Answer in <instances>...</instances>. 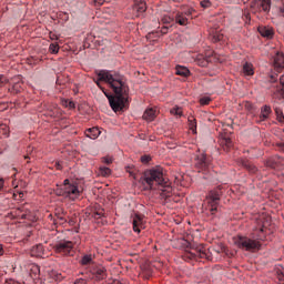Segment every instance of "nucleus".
<instances>
[{
	"label": "nucleus",
	"instance_id": "1",
	"mask_svg": "<svg viewBox=\"0 0 284 284\" xmlns=\"http://www.w3.org/2000/svg\"><path fill=\"white\" fill-rule=\"evenodd\" d=\"M98 77L99 79L93 81L102 90L106 99H109L113 112H121L125 108L130 94V87L125 82V77L105 70H101Z\"/></svg>",
	"mask_w": 284,
	"mask_h": 284
},
{
	"label": "nucleus",
	"instance_id": "2",
	"mask_svg": "<svg viewBox=\"0 0 284 284\" xmlns=\"http://www.w3.org/2000/svg\"><path fill=\"white\" fill-rule=\"evenodd\" d=\"M142 183L146 185V190H163V187L170 190V182L163 175V168L161 166L146 170L143 173Z\"/></svg>",
	"mask_w": 284,
	"mask_h": 284
},
{
	"label": "nucleus",
	"instance_id": "3",
	"mask_svg": "<svg viewBox=\"0 0 284 284\" xmlns=\"http://www.w3.org/2000/svg\"><path fill=\"white\" fill-rule=\"evenodd\" d=\"M261 241H265V231L263 227L256 229L251 237L247 236H239L235 244L240 250H245V252H258L261 250Z\"/></svg>",
	"mask_w": 284,
	"mask_h": 284
},
{
	"label": "nucleus",
	"instance_id": "4",
	"mask_svg": "<svg viewBox=\"0 0 284 284\" xmlns=\"http://www.w3.org/2000/svg\"><path fill=\"white\" fill-rule=\"evenodd\" d=\"M54 194L57 196L70 199V201H77V199L81 196V191H79V186L77 184L70 183V180L67 179L62 185H57Z\"/></svg>",
	"mask_w": 284,
	"mask_h": 284
},
{
	"label": "nucleus",
	"instance_id": "5",
	"mask_svg": "<svg viewBox=\"0 0 284 284\" xmlns=\"http://www.w3.org/2000/svg\"><path fill=\"white\" fill-rule=\"evenodd\" d=\"M221 196H223V189H221V186L211 190L206 195L207 205L212 215L219 212V203L221 201Z\"/></svg>",
	"mask_w": 284,
	"mask_h": 284
},
{
	"label": "nucleus",
	"instance_id": "6",
	"mask_svg": "<svg viewBox=\"0 0 284 284\" xmlns=\"http://www.w3.org/2000/svg\"><path fill=\"white\" fill-rule=\"evenodd\" d=\"M53 250L60 256H72L74 254V242L62 240L54 244Z\"/></svg>",
	"mask_w": 284,
	"mask_h": 284
},
{
	"label": "nucleus",
	"instance_id": "7",
	"mask_svg": "<svg viewBox=\"0 0 284 284\" xmlns=\"http://www.w3.org/2000/svg\"><path fill=\"white\" fill-rule=\"evenodd\" d=\"M184 256L191 261L194 258H206V261H212L210 250L204 247L203 244H200L195 248H192V251L186 252Z\"/></svg>",
	"mask_w": 284,
	"mask_h": 284
},
{
	"label": "nucleus",
	"instance_id": "8",
	"mask_svg": "<svg viewBox=\"0 0 284 284\" xmlns=\"http://www.w3.org/2000/svg\"><path fill=\"white\" fill-rule=\"evenodd\" d=\"M271 8V0H252L250 2V11L253 14H256L257 12H270Z\"/></svg>",
	"mask_w": 284,
	"mask_h": 284
},
{
	"label": "nucleus",
	"instance_id": "9",
	"mask_svg": "<svg viewBox=\"0 0 284 284\" xmlns=\"http://www.w3.org/2000/svg\"><path fill=\"white\" fill-rule=\"evenodd\" d=\"M195 168L199 172H207L212 168V158L205 153H200L195 158Z\"/></svg>",
	"mask_w": 284,
	"mask_h": 284
},
{
	"label": "nucleus",
	"instance_id": "10",
	"mask_svg": "<svg viewBox=\"0 0 284 284\" xmlns=\"http://www.w3.org/2000/svg\"><path fill=\"white\" fill-rule=\"evenodd\" d=\"M131 219H132L133 232H136V234H141V231L145 230V215L141 213H133L131 215Z\"/></svg>",
	"mask_w": 284,
	"mask_h": 284
},
{
	"label": "nucleus",
	"instance_id": "11",
	"mask_svg": "<svg viewBox=\"0 0 284 284\" xmlns=\"http://www.w3.org/2000/svg\"><path fill=\"white\" fill-rule=\"evenodd\" d=\"M91 274L95 281H104V278H108V270H105L104 266H95L92 271Z\"/></svg>",
	"mask_w": 284,
	"mask_h": 284
},
{
	"label": "nucleus",
	"instance_id": "12",
	"mask_svg": "<svg viewBox=\"0 0 284 284\" xmlns=\"http://www.w3.org/2000/svg\"><path fill=\"white\" fill-rule=\"evenodd\" d=\"M133 16L134 17H141L145 10H148V6L143 0H136L133 6Z\"/></svg>",
	"mask_w": 284,
	"mask_h": 284
},
{
	"label": "nucleus",
	"instance_id": "13",
	"mask_svg": "<svg viewBox=\"0 0 284 284\" xmlns=\"http://www.w3.org/2000/svg\"><path fill=\"white\" fill-rule=\"evenodd\" d=\"M274 70L275 72H283L284 70V53L277 52L274 57Z\"/></svg>",
	"mask_w": 284,
	"mask_h": 284
},
{
	"label": "nucleus",
	"instance_id": "14",
	"mask_svg": "<svg viewBox=\"0 0 284 284\" xmlns=\"http://www.w3.org/2000/svg\"><path fill=\"white\" fill-rule=\"evenodd\" d=\"M270 114H272V108L270 105L262 106L261 113L256 119L257 123H262V121H267V119H270Z\"/></svg>",
	"mask_w": 284,
	"mask_h": 284
},
{
	"label": "nucleus",
	"instance_id": "15",
	"mask_svg": "<svg viewBox=\"0 0 284 284\" xmlns=\"http://www.w3.org/2000/svg\"><path fill=\"white\" fill-rule=\"evenodd\" d=\"M174 21L175 23H178V26H189L190 23V19L186 18L185 13H183L182 11H178L175 13V17H174Z\"/></svg>",
	"mask_w": 284,
	"mask_h": 284
},
{
	"label": "nucleus",
	"instance_id": "16",
	"mask_svg": "<svg viewBox=\"0 0 284 284\" xmlns=\"http://www.w3.org/2000/svg\"><path fill=\"white\" fill-rule=\"evenodd\" d=\"M257 30L261 37L265 39H272V37H274V29L272 27L260 26Z\"/></svg>",
	"mask_w": 284,
	"mask_h": 284
},
{
	"label": "nucleus",
	"instance_id": "17",
	"mask_svg": "<svg viewBox=\"0 0 284 284\" xmlns=\"http://www.w3.org/2000/svg\"><path fill=\"white\" fill-rule=\"evenodd\" d=\"M31 256H36L37 258L45 256V250L43 248V244H37L30 251Z\"/></svg>",
	"mask_w": 284,
	"mask_h": 284
},
{
	"label": "nucleus",
	"instance_id": "18",
	"mask_svg": "<svg viewBox=\"0 0 284 284\" xmlns=\"http://www.w3.org/2000/svg\"><path fill=\"white\" fill-rule=\"evenodd\" d=\"M220 145L224 150V152H230L232 148H234V143L232 142V139L226 136L220 140Z\"/></svg>",
	"mask_w": 284,
	"mask_h": 284
},
{
	"label": "nucleus",
	"instance_id": "19",
	"mask_svg": "<svg viewBox=\"0 0 284 284\" xmlns=\"http://www.w3.org/2000/svg\"><path fill=\"white\" fill-rule=\"evenodd\" d=\"M210 61H212V58H210V54L204 57L203 54H199L195 58V62L197 63V65H200L201 68H206V65L210 63Z\"/></svg>",
	"mask_w": 284,
	"mask_h": 284
},
{
	"label": "nucleus",
	"instance_id": "20",
	"mask_svg": "<svg viewBox=\"0 0 284 284\" xmlns=\"http://www.w3.org/2000/svg\"><path fill=\"white\" fill-rule=\"evenodd\" d=\"M85 136H88V139H92L93 141L99 139V136H101V131L99 130V128H91L88 129L84 132Z\"/></svg>",
	"mask_w": 284,
	"mask_h": 284
},
{
	"label": "nucleus",
	"instance_id": "21",
	"mask_svg": "<svg viewBox=\"0 0 284 284\" xmlns=\"http://www.w3.org/2000/svg\"><path fill=\"white\" fill-rule=\"evenodd\" d=\"M16 216L18 219L30 221V211L22 206L16 211Z\"/></svg>",
	"mask_w": 284,
	"mask_h": 284
},
{
	"label": "nucleus",
	"instance_id": "22",
	"mask_svg": "<svg viewBox=\"0 0 284 284\" xmlns=\"http://www.w3.org/2000/svg\"><path fill=\"white\" fill-rule=\"evenodd\" d=\"M144 121L152 122L156 119V110L154 109H146L143 113Z\"/></svg>",
	"mask_w": 284,
	"mask_h": 284
},
{
	"label": "nucleus",
	"instance_id": "23",
	"mask_svg": "<svg viewBox=\"0 0 284 284\" xmlns=\"http://www.w3.org/2000/svg\"><path fill=\"white\" fill-rule=\"evenodd\" d=\"M242 165L245 168V170H247V172H250V174H257L258 172V168H256V165L250 161H243Z\"/></svg>",
	"mask_w": 284,
	"mask_h": 284
},
{
	"label": "nucleus",
	"instance_id": "24",
	"mask_svg": "<svg viewBox=\"0 0 284 284\" xmlns=\"http://www.w3.org/2000/svg\"><path fill=\"white\" fill-rule=\"evenodd\" d=\"M57 219L53 220V225H65L68 223V219H65V213H55Z\"/></svg>",
	"mask_w": 284,
	"mask_h": 284
},
{
	"label": "nucleus",
	"instance_id": "25",
	"mask_svg": "<svg viewBox=\"0 0 284 284\" xmlns=\"http://www.w3.org/2000/svg\"><path fill=\"white\" fill-rule=\"evenodd\" d=\"M243 72L245 77H254V65L250 62H245L243 65Z\"/></svg>",
	"mask_w": 284,
	"mask_h": 284
},
{
	"label": "nucleus",
	"instance_id": "26",
	"mask_svg": "<svg viewBox=\"0 0 284 284\" xmlns=\"http://www.w3.org/2000/svg\"><path fill=\"white\" fill-rule=\"evenodd\" d=\"M21 90H23L22 82H13L12 88H9V92H11V94H19V92H21Z\"/></svg>",
	"mask_w": 284,
	"mask_h": 284
},
{
	"label": "nucleus",
	"instance_id": "27",
	"mask_svg": "<svg viewBox=\"0 0 284 284\" xmlns=\"http://www.w3.org/2000/svg\"><path fill=\"white\" fill-rule=\"evenodd\" d=\"M80 263L81 265H92V263H94V255L92 254L83 255Z\"/></svg>",
	"mask_w": 284,
	"mask_h": 284
},
{
	"label": "nucleus",
	"instance_id": "28",
	"mask_svg": "<svg viewBox=\"0 0 284 284\" xmlns=\"http://www.w3.org/2000/svg\"><path fill=\"white\" fill-rule=\"evenodd\" d=\"M176 74H179V77H189L190 69L185 67H176Z\"/></svg>",
	"mask_w": 284,
	"mask_h": 284
},
{
	"label": "nucleus",
	"instance_id": "29",
	"mask_svg": "<svg viewBox=\"0 0 284 284\" xmlns=\"http://www.w3.org/2000/svg\"><path fill=\"white\" fill-rule=\"evenodd\" d=\"M99 172L101 176H110L112 174V170L108 166H100Z\"/></svg>",
	"mask_w": 284,
	"mask_h": 284
},
{
	"label": "nucleus",
	"instance_id": "30",
	"mask_svg": "<svg viewBox=\"0 0 284 284\" xmlns=\"http://www.w3.org/2000/svg\"><path fill=\"white\" fill-rule=\"evenodd\" d=\"M39 274H41V270L39 267V265H32L31 266V276H33L34 278H39Z\"/></svg>",
	"mask_w": 284,
	"mask_h": 284
},
{
	"label": "nucleus",
	"instance_id": "31",
	"mask_svg": "<svg viewBox=\"0 0 284 284\" xmlns=\"http://www.w3.org/2000/svg\"><path fill=\"white\" fill-rule=\"evenodd\" d=\"M275 114L278 123H284L283 110H281L280 108H275Z\"/></svg>",
	"mask_w": 284,
	"mask_h": 284
},
{
	"label": "nucleus",
	"instance_id": "32",
	"mask_svg": "<svg viewBox=\"0 0 284 284\" xmlns=\"http://www.w3.org/2000/svg\"><path fill=\"white\" fill-rule=\"evenodd\" d=\"M170 113L173 114V116H183V109L174 106L171 109Z\"/></svg>",
	"mask_w": 284,
	"mask_h": 284
},
{
	"label": "nucleus",
	"instance_id": "33",
	"mask_svg": "<svg viewBox=\"0 0 284 284\" xmlns=\"http://www.w3.org/2000/svg\"><path fill=\"white\" fill-rule=\"evenodd\" d=\"M189 128L193 131L194 134H196V119L189 118Z\"/></svg>",
	"mask_w": 284,
	"mask_h": 284
},
{
	"label": "nucleus",
	"instance_id": "34",
	"mask_svg": "<svg viewBox=\"0 0 284 284\" xmlns=\"http://www.w3.org/2000/svg\"><path fill=\"white\" fill-rule=\"evenodd\" d=\"M212 41L214 43H219V41H223V34L219 33V31L213 32Z\"/></svg>",
	"mask_w": 284,
	"mask_h": 284
},
{
	"label": "nucleus",
	"instance_id": "35",
	"mask_svg": "<svg viewBox=\"0 0 284 284\" xmlns=\"http://www.w3.org/2000/svg\"><path fill=\"white\" fill-rule=\"evenodd\" d=\"M162 23L164 26H168L170 23H174V17H170V16H163L161 19Z\"/></svg>",
	"mask_w": 284,
	"mask_h": 284
},
{
	"label": "nucleus",
	"instance_id": "36",
	"mask_svg": "<svg viewBox=\"0 0 284 284\" xmlns=\"http://www.w3.org/2000/svg\"><path fill=\"white\" fill-rule=\"evenodd\" d=\"M49 52H51V54H59V44L51 43L49 47Z\"/></svg>",
	"mask_w": 284,
	"mask_h": 284
},
{
	"label": "nucleus",
	"instance_id": "37",
	"mask_svg": "<svg viewBox=\"0 0 284 284\" xmlns=\"http://www.w3.org/2000/svg\"><path fill=\"white\" fill-rule=\"evenodd\" d=\"M280 88L276 89V92H281V95L284 99V75L280 77Z\"/></svg>",
	"mask_w": 284,
	"mask_h": 284
},
{
	"label": "nucleus",
	"instance_id": "38",
	"mask_svg": "<svg viewBox=\"0 0 284 284\" xmlns=\"http://www.w3.org/2000/svg\"><path fill=\"white\" fill-rule=\"evenodd\" d=\"M2 125V134L6 136V139H8V136H10V128H8V125L6 124H1Z\"/></svg>",
	"mask_w": 284,
	"mask_h": 284
},
{
	"label": "nucleus",
	"instance_id": "39",
	"mask_svg": "<svg viewBox=\"0 0 284 284\" xmlns=\"http://www.w3.org/2000/svg\"><path fill=\"white\" fill-rule=\"evenodd\" d=\"M200 6H201L202 8H204V9L211 8V7H212V2H211L210 0H202V1L200 2Z\"/></svg>",
	"mask_w": 284,
	"mask_h": 284
},
{
	"label": "nucleus",
	"instance_id": "40",
	"mask_svg": "<svg viewBox=\"0 0 284 284\" xmlns=\"http://www.w3.org/2000/svg\"><path fill=\"white\" fill-rule=\"evenodd\" d=\"M212 99L210 97H204L200 100L201 105H210Z\"/></svg>",
	"mask_w": 284,
	"mask_h": 284
},
{
	"label": "nucleus",
	"instance_id": "41",
	"mask_svg": "<svg viewBox=\"0 0 284 284\" xmlns=\"http://www.w3.org/2000/svg\"><path fill=\"white\" fill-rule=\"evenodd\" d=\"M52 278L54 281L61 282V281H63V275H61V273L53 272L52 273Z\"/></svg>",
	"mask_w": 284,
	"mask_h": 284
},
{
	"label": "nucleus",
	"instance_id": "42",
	"mask_svg": "<svg viewBox=\"0 0 284 284\" xmlns=\"http://www.w3.org/2000/svg\"><path fill=\"white\" fill-rule=\"evenodd\" d=\"M277 280L280 284H284V271H277Z\"/></svg>",
	"mask_w": 284,
	"mask_h": 284
},
{
	"label": "nucleus",
	"instance_id": "43",
	"mask_svg": "<svg viewBox=\"0 0 284 284\" xmlns=\"http://www.w3.org/2000/svg\"><path fill=\"white\" fill-rule=\"evenodd\" d=\"M182 13L185 16L186 19H190V17H192V14H194V9L190 8Z\"/></svg>",
	"mask_w": 284,
	"mask_h": 284
},
{
	"label": "nucleus",
	"instance_id": "44",
	"mask_svg": "<svg viewBox=\"0 0 284 284\" xmlns=\"http://www.w3.org/2000/svg\"><path fill=\"white\" fill-rule=\"evenodd\" d=\"M152 161V158L150 155H142L141 156V162L142 163H149Z\"/></svg>",
	"mask_w": 284,
	"mask_h": 284
},
{
	"label": "nucleus",
	"instance_id": "45",
	"mask_svg": "<svg viewBox=\"0 0 284 284\" xmlns=\"http://www.w3.org/2000/svg\"><path fill=\"white\" fill-rule=\"evenodd\" d=\"M74 284H88V280H85V278H77L74 281Z\"/></svg>",
	"mask_w": 284,
	"mask_h": 284
},
{
	"label": "nucleus",
	"instance_id": "46",
	"mask_svg": "<svg viewBox=\"0 0 284 284\" xmlns=\"http://www.w3.org/2000/svg\"><path fill=\"white\" fill-rule=\"evenodd\" d=\"M102 163L110 165L112 163V158H102Z\"/></svg>",
	"mask_w": 284,
	"mask_h": 284
},
{
	"label": "nucleus",
	"instance_id": "47",
	"mask_svg": "<svg viewBox=\"0 0 284 284\" xmlns=\"http://www.w3.org/2000/svg\"><path fill=\"white\" fill-rule=\"evenodd\" d=\"M94 6H103L105 3V0H93Z\"/></svg>",
	"mask_w": 284,
	"mask_h": 284
},
{
	"label": "nucleus",
	"instance_id": "48",
	"mask_svg": "<svg viewBox=\"0 0 284 284\" xmlns=\"http://www.w3.org/2000/svg\"><path fill=\"white\" fill-rule=\"evenodd\" d=\"M13 197L16 199V201H19V199H23V192H20L18 195L13 194Z\"/></svg>",
	"mask_w": 284,
	"mask_h": 284
},
{
	"label": "nucleus",
	"instance_id": "49",
	"mask_svg": "<svg viewBox=\"0 0 284 284\" xmlns=\"http://www.w3.org/2000/svg\"><path fill=\"white\" fill-rule=\"evenodd\" d=\"M101 216H103V213L102 212H95L93 214V219H101Z\"/></svg>",
	"mask_w": 284,
	"mask_h": 284
},
{
	"label": "nucleus",
	"instance_id": "50",
	"mask_svg": "<svg viewBox=\"0 0 284 284\" xmlns=\"http://www.w3.org/2000/svg\"><path fill=\"white\" fill-rule=\"evenodd\" d=\"M277 148L281 150V152H284V142H278Z\"/></svg>",
	"mask_w": 284,
	"mask_h": 284
},
{
	"label": "nucleus",
	"instance_id": "51",
	"mask_svg": "<svg viewBox=\"0 0 284 284\" xmlns=\"http://www.w3.org/2000/svg\"><path fill=\"white\" fill-rule=\"evenodd\" d=\"M54 168H55V170H63L61 162H55Z\"/></svg>",
	"mask_w": 284,
	"mask_h": 284
},
{
	"label": "nucleus",
	"instance_id": "52",
	"mask_svg": "<svg viewBox=\"0 0 284 284\" xmlns=\"http://www.w3.org/2000/svg\"><path fill=\"white\" fill-rule=\"evenodd\" d=\"M4 284H21L14 280H7Z\"/></svg>",
	"mask_w": 284,
	"mask_h": 284
},
{
	"label": "nucleus",
	"instance_id": "53",
	"mask_svg": "<svg viewBox=\"0 0 284 284\" xmlns=\"http://www.w3.org/2000/svg\"><path fill=\"white\" fill-rule=\"evenodd\" d=\"M168 30H169V27H163V28L161 29V33H162V34H168Z\"/></svg>",
	"mask_w": 284,
	"mask_h": 284
},
{
	"label": "nucleus",
	"instance_id": "54",
	"mask_svg": "<svg viewBox=\"0 0 284 284\" xmlns=\"http://www.w3.org/2000/svg\"><path fill=\"white\" fill-rule=\"evenodd\" d=\"M270 81H271V83H276V75H271L270 77Z\"/></svg>",
	"mask_w": 284,
	"mask_h": 284
},
{
	"label": "nucleus",
	"instance_id": "55",
	"mask_svg": "<svg viewBox=\"0 0 284 284\" xmlns=\"http://www.w3.org/2000/svg\"><path fill=\"white\" fill-rule=\"evenodd\" d=\"M267 166H268V168H272L273 170L276 169V164H273V163H271V162H267Z\"/></svg>",
	"mask_w": 284,
	"mask_h": 284
},
{
	"label": "nucleus",
	"instance_id": "56",
	"mask_svg": "<svg viewBox=\"0 0 284 284\" xmlns=\"http://www.w3.org/2000/svg\"><path fill=\"white\" fill-rule=\"evenodd\" d=\"M282 17H284V6L280 9Z\"/></svg>",
	"mask_w": 284,
	"mask_h": 284
},
{
	"label": "nucleus",
	"instance_id": "57",
	"mask_svg": "<svg viewBox=\"0 0 284 284\" xmlns=\"http://www.w3.org/2000/svg\"><path fill=\"white\" fill-rule=\"evenodd\" d=\"M74 223H75L74 220L69 221V225H71V226L74 225Z\"/></svg>",
	"mask_w": 284,
	"mask_h": 284
},
{
	"label": "nucleus",
	"instance_id": "58",
	"mask_svg": "<svg viewBox=\"0 0 284 284\" xmlns=\"http://www.w3.org/2000/svg\"><path fill=\"white\" fill-rule=\"evenodd\" d=\"M242 2L246 6V3H250V0H242Z\"/></svg>",
	"mask_w": 284,
	"mask_h": 284
},
{
	"label": "nucleus",
	"instance_id": "59",
	"mask_svg": "<svg viewBox=\"0 0 284 284\" xmlns=\"http://www.w3.org/2000/svg\"><path fill=\"white\" fill-rule=\"evenodd\" d=\"M69 108H74V102H70Z\"/></svg>",
	"mask_w": 284,
	"mask_h": 284
},
{
	"label": "nucleus",
	"instance_id": "60",
	"mask_svg": "<svg viewBox=\"0 0 284 284\" xmlns=\"http://www.w3.org/2000/svg\"><path fill=\"white\" fill-rule=\"evenodd\" d=\"M27 152L30 154L32 152V146H29Z\"/></svg>",
	"mask_w": 284,
	"mask_h": 284
},
{
	"label": "nucleus",
	"instance_id": "61",
	"mask_svg": "<svg viewBox=\"0 0 284 284\" xmlns=\"http://www.w3.org/2000/svg\"><path fill=\"white\" fill-rule=\"evenodd\" d=\"M246 19H250V13L246 14Z\"/></svg>",
	"mask_w": 284,
	"mask_h": 284
},
{
	"label": "nucleus",
	"instance_id": "62",
	"mask_svg": "<svg viewBox=\"0 0 284 284\" xmlns=\"http://www.w3.org/2000/svg\"><path fill=\"white\" fill-rule=\"evenodd\" d=\"M130 174H131V176H133V175H134V173H132V172H130Z\"/></svg>",
	"mask_w": 284,
	"mask_h": 284
}]
</instances>
